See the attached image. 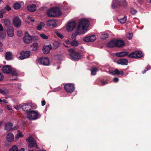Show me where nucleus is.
Here are the masks:
<instances>
[{
	"label": "nucleus",
	"instance_id": "nucleus-1",
	"mask_svg": "<svg viewBox=\"0 0 151 151\" xmlns=\"http://www.w3.org/2000/svg\"><path fill=\"white\" fill-rule=\"evenodd\" d=\"M89 22L86 19L81 20L77 28V31L72 35V38L75 40L76 37L78 35L85 33L87 31Z\"/></svg>",
	"mask_w": 151,
	"mask_h": 151
},
{
	"label": "nucleus",
	"instance_id": "nucleus-2",
	"mask_svg": "<svg viewBox=\"0 0 151 151\" xmlns=\"http://www.w3.org/2000/svg\"><path fill=\"white\" fill-rule=\"evenodd\" d=\"M62 14L61 9L59 7H55L48 10L47 12L49 17H55L60 16Z\"/></svg>",
	"mask_w": 151,
	"mask_h": 151
},
{
	"label": "nucleus",
	"instance_id": "nucleus-3",
	"mask_svg": "<svg viewBox=\"0 0 151 151\" xmlns=\"http://www.w3.org/2000/svg\"><path fill=\"white\" fill-rule=\"evenodd\" d=\"M126 0H114L111 5V7L114 9L119 7L125 6L127 5Z\"/></svg>",
	"mask_w": 151,
	"mask_h": 151
},
{
	"label": "nucleus",
	"instance_id": "nucleus-4",
	"mask_svg": "<svg viewBox=\"0 0 151 151\" xmlns=\"http://www.w3.org/2000/svg\"><path fill=\"white\" fill-rule=\"evenodd\" d=\"M27 117L29 119L35 120L41 116V115L37 111H30L28 112Z\"/></svg>",
	"mask_w": 151,
	"mask_h": 151
},
{
	"label": "nucleus",
	"instance_id": "nucleus-5",
	"mask_svg": "<svg viewBox=\"0 0 151 151\" xmlns=\"http://www.w3.org/2000/svg\"><path fill=\"white\" fill-rule=\"evenodd\" d=\"M143 56L141 51L133 52L129 54L128 57L131 58H139Z\"/></svg>",
	"mask_w": 151,
	"mask_h": 151
},
{
	"label": "nucleus",
	"instance_id": "nucleus-6",
	"mask_svg": "<svg viewBox=\"0 0 151 151\" xmlns=\"http://www.w3.org/2000/svg\"><path fill=\"white\" fill-rule=\"evenodd\" d=\"M64 88L67 92L70 93L73 92L75 88L74 86L71 83L66 84L64 86Z\"/></svg>",
	"mask_w": 151,
	"mask_h": 151
},
{
	"label": "nucleus",
	"instance_id": "nucleus-7",
	"mask_svg": "<svg viewBox=\"0 0 151 151\" xmlns=\"http://www.w3.org/2000/svg\"><path fill=\"white\" fill-rule=\"evenodd\" d=\"M38 62L41 65H48L50 63V61L48 58L41 57L38 60Z\"/></svg>",
	"mask_w": 151,
	"mask_h": 151
},
{
	"label": "nucleus",
	"instance_id": "nucleus-8",
	"mask_svg": "<svg viewBox=\"0 0 151 151\" xmlns=\"http://www.w3.org/2000/svg\"><path fill=\"white\" fill-rule=\"evenodd\" d=\"M20 56L19 58L21 60H23L29 57L30 55V52L29 51H23L20 52Z\"/></svg>",
	"mask_w": 151,
	"mask_h": 151
},
{
	"label": "nucleus",
	"instance_id": "nucleus-9",
	"mask_svg": "<svg viewBox=\"0 0 151 151\" xmlns=\"http://www.w3.org/2000/svg\"><path fill=\"white\" fill-rule=\"evenodd\" d=\"M26 140L29 142L28 146L30 148H33L36 144V141L32 137H28Z\"/></svg>",
	"mask_w": 151,
	"mask_h": 151
},
{
	"label": "nucleus",
	"instance_id": "nucleus-10",
	"mask_svg": "<svg viewBox=\"0 0 151 151\" xmlns=\"http://www.w3.org/2000/svg\"><path fill=\"white\" fill-rule=\"evenodd\" d=\"M76 23L75 21H71L68 22L66 27L67 30L68 31L73 30L76 27Z\"/></svg>",
	"mask_w": 151,
	"mask_h": 151
},
{
	"label": "nucleus",
	"instance_id": "nucleus-11",
	"mask_svg": "<svg viewBox=\"0 0 151 151\" xmlns=\"http://www.w3.org/2000/svg\"><path fill=\"white\" fill-rule=\"evenodd\" d=\"M13 23V25L15 27L18 28L20 27L22 21L21 19L18 17H16L14 18Z\"/></svg>",
	"mask_w": 151,
	"mask_h": 151
},
{
	"label": "nucleus",
	"instance_id": "nucleus-12",
	"mask_svg": "<svg viewBox=\"0 0 151 151\" xmlns=\"http://www.w3.org/2000/svg\"><path fill=\"white\" fill-rule=\"evenodd\" d=\"M70 56L71 58V59L74 61H78L81 58V55L78 52L70 54Z\"/></svg>",
	"mask_w": 151,
	"mask_h": 151
},
{
	"label": "nucleus",
	"instance_id": "nucleus-13",
	"mask_svg": "<svg viewBox=\"0 0 151 151\" xmlns=\"http://www.w3.org/2000/svg\"><path fill=\"white\" fill-rule=\"evenodd\" d=\"M32 36H30L27 32H26L23 38V41L25 43H29L32 42Z\"/></svg>",
	"mask_w": 151,
	"mask_h": 151
},
{
	"label": "nucleus",
	"instance_id": "nucleus-14",
	"mask_svg": "<svg viewBox=\"0 0 151 151\" xmlns=\"http://www.w3.org/2000/svg\"><path fill=\"white\" fill-rule=\"evenodd\" d=\"M22 108L23 111L27 112V113L32 109V104L30 103L24 104L22 106Z\"/></svg>",
	"mask_w": 151,
	"mask_h": 151
},
{
	"label": "nucleus",
	"instance_id": "nucleus-15",
	"mask_svg": "<svg viewBox=\"0 0 151 151\" xmlns=\"http://www.w3.org/2000/svg\"><path fill=\"white\" fill-rule=\"evenodd\" d=\"M52 49V47L50 44L46 46H44L42 49L43 52L45 54H48L51 50Z\"/></svg>",
	"mask_w": 151,
	"mask_h": 151
},
{
	"label": "nucleus",
	"instance_id": "nucleus-16",
	"mask_svg": "<svg viewBox=\"0 0 151 151\" xmlns=\"http://www.w3.org/2000/svg\"><path fill=\"white\" fill-rule=\"evenodd\" d=\"M46 23L48 26H52L53 27H55L57 26L56 21L55 20H48L47 21Z\"/></svg>",
	"mask_w": 151,
	"mask_h": 151
},
{
	"label": "nucleus",
	"instance_id": "nucleus-17",
	"mask_svg": "<svg viewBox=\"0 0 151 151\" xmlns=\"http://www.w3.org/2000/svg\"><path fill=\"white\" fill-rule=\"evenodd\" d=\"M12 67L9 65H6L4 66L2 68L3 73H10Z\"/></svg>",
	"mask_w": 151,
	"mask_h": 151
},
{
	"label": "nucleus",
	"instance_id": "nucleus-18",
	"mask_svg": "<svg viewBox=\"0 0 151 151\" xmlns=\"http://www.w3.org/2000/svg\"><path fill=\"white\" fill-rule=\"evenodd\" d=\"M96 40L95 36L94 35L89 36L86 37L83 40L85 42H93Z\"/></svg>",
	"mask_w": 151,
	"mask_h": 151
},
{
	"label": "nucleus",
	"instance_id": "nucleus-19",
	"mask_svg": "<svg viewBox=\"0 0 151 151\" xmlns=\"http://www.w3.org/2000/svg\"><path fill=\"white\" fill-rule=\"evenodd\" d=\"M129 52L127 51H122L117 52L116 55L117 57H123L129 55Z\"/></svg>",
	"mask_w": 151,
	"mask_h": 151
},
{
	"label": "nucleus",
	"instance_id": "nucleus-20",
	"mask_svg": "<svg viewBox=\"0 0 151 151\" xmlns=\"http://www.w3.org/2000/svg\"><path fill=\"white\" fill-rule=\"evenodd\" d=\"M125 45V43L123 40H116V47H122Z\"/></svg>",
	"mask_w": 151,
	"mask_h": 151
},
{
	"label": "nucleus",
	"instance_id": "nucleus-21",
	"mask_svg": "<svg viewBox=\"0 0 151 151\" xmlns=\"http://www.w3.org/2000/svg\"><path fill=\"white\" fill-rule=\"evenodd\" d=\"M117 63L118 64H121L122 65H127L128 63L127 59L123 58L118 60L117 61Z\"/></svg>",
	"mask_w": 151,
	"mask_h": 151
},
{
	"label": "nucleus",
	"instance_id": "nucleus-22",
	"mask_svg": "<svg viewBox=\"0 0 151 151\" xmlns=\"http://www.w3.org/2000/svg\"><path fill=\"white\" fill-rule=\"evenodd\" d=\"M27 10L31 12H34L36 9V6L34 4H31L28 5L27 7Z\"/></svg>",
	"mask_w": 151,
	"mask_h": 151
},
{
	"label": "nucleus",
	"instance_id": "nucleus-23",
	"mask_svg": "<svg viewBox=\"0 0 151 151\" xmlns=\"http://www.w3.org/2000/svg\"><path fill=\"white\" fill-rule=\"evenodd\" d=\"M7 33L9 37H13L14 35L13 27H9L7 30Z\"/></svg>",
	"mask_w": 151,
	"mask_h": 151
},
{
	"label": "nucleus",
	"instance_id": "nucleus-24",
	"mask_svg": "<svg viewBox=\"0 0 151 151\" xmlns=\"http://www.w3.org/2000/svg\"><path fill=\"white\" fill-rule=\"evenodd\" d=\"M116 39L111 40L107 44V46L110 48L116 47Z\"/></svg>",
	"mask_w": 151,
	"mask_h": 151
},
{
	"label": "nucleus",
	"instance_id": "nucleus-25",
	"mask_svg": "<svg viewBox=\"0 0 151 151\" xmlns=\"http://www.w3.org/2000/svg\"><path fill=\"white\" fill-rule=\"evenodd\" d=\"M12 53L11 52H7L5 53V58L7 60H10L12 59Z\"/></svg>",
	"mask_w": 151,
	"mask_h": 151
},
{
	"label": "nucleus",
	"instance_id": "nucleus-26",
	"mask_svg": "<svg viewBox=\"0 0 151 151\" xmlns=\"http://www.w3.org/2000/svg\"><path fill=\"white\" fill-rule=\"evenodd\" d=\"M6 140L9 142H12L14 140V137L12 133H9L7 135Z\"/></svg>",
	"mask_w": 151,
	"mask_h": 151
},
{
	"label": "nucleus",
	"instance_id": "nucleus-27",
	"mask_svg": "<svg viewBox=\"0 0 151 151\" xmlns=\"http://www.w3.org/2000/svg\"><path fill=\"white\" fill-rule=\"evenodd\" d=\"M13 126V124L12 123L8 122L5 124V128L6 130H10L12 129V127Z\"/></svg>",
	"mask_w": 151,
	"mask_h": 151
},
{
	"label": "nucleus",
	"instance_id": "nucleus-28",
	"mask_svg": "<svg viewBox=\"0 0 151 151\" xmlns=\"http://www.w3.org/2000/svg\"><path fill=\"white\" fill-rule=\"evenodd\" d=\"M2 23H4L5 25L7 27H9L10 24V20L6 18L1 20Z\"/></svg>",
	"mask_w": 151,
	"mask_h": 151
},
{
	"label": "nucleus",
	"instance_id": "nucleus-29",
	"mask_svg": "<svg viewBox=\"0 0 151 151\" xmlns=\"http://www.w3.org/2000/svg\"><path fill=\"white\" fill-rule=\"evenodd\" d=\"M30 47L32 48V51H36L38 48V43L37 42L34 43L32 45L30 46Z\"/></svg>",
	"mask_w": 151,
	"mask_h": 151
},
{
	"label": "nucleus",
	"instance_id": "nucleus-30",
	"mask_svg": "<svg viewBox=\"0 0 151 151\" xmlns=\"http://www.w3.org/2000/svg\"><path fill=\"white\" fill-rule=\"evenodd\" d=\"M118 20L122 24L125 23L127 20V17L126 16L121 18H118Z\"/></svg>",
	"mask_w": 151,
	"mask_h": 151
},
{
	"label": "nucleus",
	"instance_id": "nucleus-31",
	"mask_svg": "<svg viewBox=\"0 0 151 151\" xmlns=\"http://www.w3.org/2000/svg\"><path fill=\"white\" fill-rule=\"evenodd\" d=\"M21 5L18 2H16L13 5L14 8L15 10L19 9L21 7Z\"/></svg>",
	"mask_w": 151,
	"mask_h": 151
},
{
	"label": "nucleus",
	"instance_id": "nucleus-32",
	"mask_svg": "<svg viewBox=\"0 0 151 151\" xmlns=\"http://www.w3.org/2000/svg\"><path fill=\"white\" fill-rule=\"evenodd\" d=\"M60 45V43L58 42H54L53 43V46L52 47L53 49L54 50L58 48Z\"/></svg>",
	"mask_w": 151,
	"mask_h": 151
},
{
	"label": "nucleus",
	"instance_id": "nucleus-33",
	"mask_svg": "<svg viewBox=\"0 0 151 151\" xmlns=\"http://www.w3.org/2000/svg\"><path fill=\"white\" fill-rule=\"evenodd\" d=\"M10 73L13 76H17L18 75V72L17 70L14 69L12 68L11 71H10Z\"/></svg>",
	"mask_w": 151,
	"mask_h": 151
},
{
	"label": "nucleus",
	"instance_id": "nucleus-34",
	"mask_svg": "<svg viewBox=\"0 0 151 151\" xmlns=\"http://www.w3.org/2000/svg\"><path fill=\"white\" fill-rule=\"evenodd\" d=\"M70 44L71 45L74 47H76L78 46L79 44V43L77 41L74 40H73L71 41L70 42Z\"/></svg>",
	"mask_w": 151,
	"mask_h": 151
},
{
	"label": "nucleus",
	"instance_id": "nucleus-35",
	"mask_svg": "<svg viewBox=\"0 0 151 151\" xmlns=\"http://www.w3.org/2000/svg\"><path fill=\"white\" fill-rule=\"evenodd\" d=\"M98 70L97 68H93L91 69V74L93 76H94L96 74V71Z\"/></svg>",
	"mask_w": 151,
	"mask_h": 151
},
{
	"label": "nucleus",
	"instance_id": "nucleus-36",
	"mask_svg": "<svg viewBox=\"0 0 151 151\" xmlns=\"http://www.w3.org/2000/svg\"><path fill=\"white\" fill-rule=\"evenodd\" d=\"M109 37V35L107 33H105L101 35V39H105L108 38Z\"/></svg>",
	"mask_w": 151,
	"mask_h": 151
},
{
	"label": "nucleus",
	"instance_id": "nucleus-37",
	"mask_svg": "<svg viewBox=\"0 0 151 151\" xmlns=\"http://www.w3.org/2000/svg\"><path fill=\"white\" fill-rule=\"evenodd\" d=\"M9 151H19L17 147L15 145L13 146Z\"/></svg>",
	"mask_w": 151,
	"mask_h": 151
},
{
	"label": "nucleus",
	"instance_id": "nucleus-38",
	"mask_svg": "<svg viewBox=\"0 0 151 151\" xmlns=\"http://www.w3.org/2000/svg\"><path fill=\"white\" fill-rule=\"evenodd\" d=\"M115 72L117 75H122L124 74L123 72L122 71H120L117 69H116V71Z\"/></svg>",
	"mask_w": 151,
	"mask_h": 151
},
{
	"label": "nucleus",
	"instance_id": "nucleus-39",
	"mask_svg": "<svg viewBox=\"0 0 151 151\" xmlns=\"http://www.w3.org/2000/svg\"><path fill=\"white\" fill-rule=\"evenodd\" d=\"M5 13L4 10L2 9L0 10V18H2L3 17V14Z\"/></svg>",
	"mask_w": 151,
	"mask_h": 151
},
{
	"label": "nucleus",
	"instance_id": "nucleus-40",
	"mask_svg": "<svg viewBox=\"0 0 151 151\" xmlns=\"http://www.w3.org/2000/svg\"><path fill=\"white\" fill-rule=\"evenodd\" d=\"M116 69L114 71L113 70H109V73H111V74H112L114 75H117L116 74Z\"/></svg>",
	"mask_w": 151,
	"mask_h": 151
},
{
	"label": "nucleus",
	"instance_id": "nucleus-41",
	"mask_svg": "<svg viewBox=\"0 0 151 151\" xmlns=\"http://www.w3.org/2000/svg\"><path fill=\"white\" fill-rule=\"evenodd\" d=\"M133 34L132 33H130L127 34L126 36L127 37L129 40L131 39L133 37Z\"/></svg>",
	"mask_w": 151,
	"mask_h": 151
},
{
	"label": "nucleus",
	"instance_id": "nucleus-42",
	"mask_svg": "<svg viewBox=\"0 0 151 151\" xmlns=\"http://www.w3.org/2000/svg\"><path fill=\"white\" fill-rule=\"evenodd\" d=\"M130 11L131 13L133 15H134L137 12L136 10L132 8H131L130 9Z\"/></svg>",
	"mask_w": 151,
	"mask_h": 151
},
{
	"label": "nucleus",
	"instance_id": "nucleus-43",
	"mask_svg": "<svg viewBox=\"0 0 151 151\" xmlns=\"http://www.w3.org/2000/svg\"><path fill=\"white\" fill-rule=\"evenodd\" d=\"M40 36L44 39H47L48 38V37L43 33L41 34Z\"/></svg>",
	"mask_w": 151,
	"mask_h": 151
},
{
	"label": "nucleus",
	"instance_id": "nucleus-44",
	"mask_svg": "<svg viewBox=\"0 0 151 151\" xmlns=\"http://www.w3.org/2000/svg\"><path fill=\"white\" fill-rule=\"evenodd\" d=\"M6 36V33L1 32H0V37L4 38Z\"/></svg>",
	"mask_w": 151,
	"mask_h": 151
},
{
	"label": "nucleus",
	"instance_id": "nucleus-45",
	"mask_svg": "<svg viewBox=\"0 0 151 151\" xmlns=\"http://www.w3.org/2000/svg\"><path fill=\"white\" fill-rule=\"evenodd\" d=\"M56 35L58 37L61 39H63L64 37V36L59 33H56Z\"/></svg>",
	"mask_w": 151,
	"mask_h": 151
},
{
	"label": "nucleus",
	"instance_id": "nucleus-46",
	"mask_svg": "<svg viewBox=\"0 0 151 151\" xmlns=\"http://www.w3.org/2000/svg\"><path fill=\"white\" fill-rule=\"evenodd\" d=\"M68 51L70 53H71V54L74 53H75V50L73 48H70L68 49Z\"/></svg>",
	"mask_w": 151,
	"mask_h": 151
},
{
	"label": "nucleus",
	"instance_id": "nucleus-47",
	"mask_svg": "<svg viewBox=\"0 0 151 151\" xmlns=\"http://www.w3.org/2000/svg\"><path fill=\"white\" fill-rule=\"evenodd\" d=\"M101 85L102 86H104L108 83V82L106 81L101 80Z\"/></svg>",
	"mask_w": 151,
	"mask_h": 151
},
{
	"label": "nucleus",
	"instance_id": "nucleus-48",
	"mask_svg": "<svg viewBox=\"0 0 151 151\" xmlns=\"http://www.w3.org/2000/svg\"><path fill=\"white\" fill-rule=\"evenodd\" d=\"M5 9H6L7 11H9L11 10V8L8 5H7L5 8Z\"/></svg>",
	"mask_w": 151,
	"mask_h": 151
},
{
	"label": "nucleus",
	"instance_id": "nucleus-49",
	"mask_svg": "<svg viewBox=\"0 0 151 151\" xmlns=\"http://www.w3.org/2000/svg\"><path fill=\"white\" fill-rule=\"evenodd\" d=\"M4 76L2 74L0 73V81H2L3 79Z\"/></svg>",
	"mask_w": 151,
	"mask_h": 151
},
{
	"label": "nucleus",
	"instance_id": "nucleus-50",
	"mask_svg": "<svg viewBox=\"0 0 151 151\" xmlns=\"http://www.w3.org/2000/svg\"><path fill=\"white\" fill-rule=\"evenodd\" d=\"M119 81V79L115 77L113 79V81L115 82H117Z\"/></svg>",
	"mask_w": 151,
	"mask_h": 151
},
{
	"label": "nucleus",
	"instance_id": "nucleus-51",
	"mask_svg": "<svg viewBox=\"0 0 151 151\" xmlns=\"http://www.w3.org/2000/svg\"><path fill=\"white\" fill-rule=\"evenodd\" d=\"M0 93L2 94H4L6 93V92L4 90L0 89Z\"/></svg>",
	"mask_w": 151,
	"mask_h": 151
},
{
	"label": "nucleus",
	"instance_id": "nucleus-52",
	"mask_svg": "<svg viewBox=\"0 0 151 151\" xmlns=\"http://www.w3.org/2000/svg\"><path fill=\"white\" fill-rule=\"evenodd\" d=\"M37 29L38 30H40L42 29V27H41L40 24L37 27Z\"/></svg>",
	"mask_w": 151,
	"mask_h": 151
},
{
	"label": "nucleus",
	"instance_id": "nucleus-53",
	"mask_svg": "<svg viewBox=\"0 0 151 151\" xmlns=\"http://www.w3.org/2000/svg\"><path fill=\"white\" fill-rule=\"evenodd\" d=\"M22 34V32L18 31L17 32V35L19 36H21Z\"/></svg>",
	"mask_w": 151,
	"mask_h": 151
},
{
	"label": "nucleus",
	"instance_id": "nucleus-54",
	"mask_svg": "<svg viewBox=\"0 0 151 151\" xmlns=\"http://www.w3.org/2000/svg\"><path fill=\"white\" fill-rule=\"evenodd\" d=\"M37 39V37L36 36H32V40L35 41V40H36Z\"/></svg>",
	"mask_w": 151,
	"mask_h": 151
},
{
	"label": "nucleus",
	"instance_id": "nucleus-55",
	"mask_svg": "<svg viewBox=\"0 0 151 151\" xmlns=\"http://www.w3.org/2000/svg\"><path fill=\"white\" fill-rule=\"evenodd\" d=\"M145 69L147 70V71L151 69V66L148 65L147 66V67L145 68Z\"/></svg>",
	"mask_w": 151,
	"mask_h": 151
},
{
	"label": "nucleus",
	"instance_id": "nucleus-56",
	"mask_svg": "<svg viewBox=\"0 0 151 151\" xmlns=\"http://www.w3.org/2000/svg\"><path fill=\"white\" fill-rule=\"evenodd\" d=\"M21 107L20 106H18L17 105H16L15 106V108L17 109H19L20 108H21Z\"/></svg>",
	"mask_w": 151,
	"mask_h": 151
},
{
	"label": "nucleus",
	"instance_id": "nucleus-57",
	"mask_svg": "<svg viewBox=\"0 0 151 151\" xmlns=\"http://www.w3.org/2000/svg\"><path fill=\"white\" fill-rule=\"evenodd\" d=\"M46 104V101L45 100H44L42 101V106H44Z\"/></svg>",
	"mask_w": 151,
	"mask_h": 151
},
{
	"label": "nucleus",
	"instance_id": "nucleus-58",
	"mask_svg": "<svg viewBox=\"0 0 151 151\" xmlns=\"http://www.w3.org/2000/svg\"><path fill=\"white\" fill-rule=\"evenodd\" d=\"M40 25L41 26V27H44L45 26V24L43 22H41L40 23Z\"/></svg>",
	"mask_w": 151,
	"mask_h": 151
},
{
	"label": "nucleus",
	"instance_id": "nucleus-59",
	"mask_svg": "<svg viewBox=\"0 0 151 151\" xmlns=\"http://www.w3.org/2000/svg\"><path fill=\"white\" fill-rule=\"evenodd\" d=\"M6 108H7V109H8L9 110H11L12 109V108L9 105H7V106Z\"/></svg>",
	"mask_w": 151,
	"mask_h": 151
},
{
	"label": "nucleus",
	"instance_id": "nucleus-60",
	"mask_svg": "<svg viewBox=\"0 0 151 151\" xmlns=\"http://www.w3.org/2000/svg\"><path fill=\"white\" fill-rule=\"evenodd\" d=\"M3 30V27L2 25L0 24V31H2Z\"/></svg>",
	"mask_w": 151,
	"mask_h": 151
},
{
	"label": "nucleus",
	"instance_id": "nucleus-61",
	"mask_svg": "<svg viewBox=\"0 0 151 151\" xmlns=\"http://www.w3.org/2000/svg\"><path fill=\"white\" fill-rule=\"evenodd\" d=\"M65 42L67 44H69L70 42L68 40H67L65 41Z\"/></svg>",
	"mask_w": 151,
	"mask_h": 151
},
{
	"label": "nucleus",
	"instance_id": "nucleus-62",
	"mask_svg": "<svg viewBox=\"0 0 151 151\" xmlns=\"http://www.w3.org/2000/svg\"><path fill=\"white\" fill-rule=\"evenodd\" d=\"M18 126H16L14 127L13 129L14 130H16L18 128Z\"/></svg>",
	"mask_w": 151,
	"mask_h": 151
},
{
	"label": "nucleus",
	"instance_id": "nucleus-63",
	"mask_svg": "<svg viewBox=\"0 0 151 151\" xmlns=\"http://www.w3.org/2000/svg\"><path fill=\"white\" fill-rule=\"evenodd\" d=\"M2 102H4L5 104H7L8 103L7 101L4 99L2 100Z\"/></svg>",
	"mask_w": 151,
	"mask_h": 151
},
{
	"label": "nucleus",
	"instance_id": "nucleus-64",
	"mask_svg": "<svg viewBox=\"0 0 151 151\" xmlns=\"http://www.w3.org/2000/svg\"><path fill=\"white\" fill-rule=\"evenodd\" d=\"M147 71V70L146 69H145V70H144L142 72V73L144 74L145 73H146V71Z\"/></svg>",
	"mask_w": 151,
	"mask_h": 151
}]
</instances>
